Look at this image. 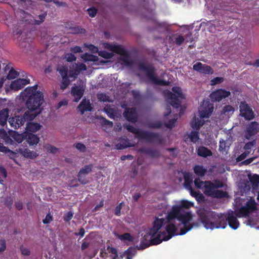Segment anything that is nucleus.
Returning a JSON list of instances; mask_svg holds the SVG:
<instances>
[{"label": "nucleus", "mask_w": 259, "mask_h": 259, "mask_svg": "<svg viewBox=\"0 0 259 259\" xmlns=\"http://www.w3.org/2000/svg\"><path fill=\"white\" fill-rule=\"evenodd\" d=\"M38 85L26 88L20 94V99L25 100V105L30 112L31 119H34L43 110L42 104L44 102V96L42 92L37 91Z\"/></svg>", "instance_id": "nucleus-1"}, {"label": "nucleus", "mask_w": 259, "mask_h": 259, "mask_svg": "<svg viewBox=\"0 0 259 259\" xmlns=\"http://www.w3.org/2000/svg\"><path fill=\"white\" fill-rule=\"evenodd\" d=\"M198 220L206 229H225L227 225V215L200 208L197 210Z\"/></svg>", "instance_id": "nucleus-2"}, {"label": "nucleus", "mask_w": 259, "mask_h": 259, "mask_svg": "<svg viewBox=\"0 0 259 259\" xmlns=\"http://www.w3.org/2000/svg\"><path fill=\"white\" fill-rule=\"evenodd\" d=\"M126 128L128 131L135 134L136 138L143 140L147 143L158 144L162 143V139L159 133L141 130L130 124L127 125Z\"/></svg>", "instance_id": "nucleus-3"}, {"label": "nucleus", "mask_w": 259, "mask_h": 259, "mask_svg": "<svg viewBox=\"0 0 259 259\" xmlns=\"http://www.w3.org/2000/svg\"><path fill=\"white\" fill-rule=\"evenodd\" d=\"M224 184L220 180H215L213 182L205 181L203 191L204 194L209 197L214 198L221 199L228 197L227 192L217 189L223 187Z\"/></svg>", "instance_id": "nucleus-4"}, {"label": "nucleus", "mask_w": 259, "mask_h": 259, "mask_svg": "<svg viewBox=\"0 0 259 259\" xmlns=\"http://www.w3.org/2000/svg\"><path fill=\"white\" fill-rule=\"evenodd\" d=\"M181 208L177 205L172 207L171 210L168 212L165 219L156 218L153 223V227L150 229V234L155 235L161 228L164 226L166 223H173L175 219H178L179 214L180 213Z\"/></svg>", "instance_id": "nucleus-5"}, {"label": "nucleus", "mask_w": 259, "mask_h": 259, "mask_svg": "<svg viewBox=\"0 0 259 259\" xmlns=\"http://www.w3.org/2000/svg\"><path fill=\"white\" fill-rule=\"evenodd\" d=\"M138 67L140 70L146 72L147 77L151 83L162 86H167L169 84L168 81L157 78L155 75V68L146 62L140 61L138 63Z\"/></svg>", "instance_id": "nucleus-6"}, {"label": "nucleus", "mask_w": 259, "mask_h": 259, "mask_svg": "<svg viewBox=\"0 0 259 259\" xmlns=\"http://www.w3.org/2000/svg\"><path fill=\"white\" fill-rule=\"evenodd\" d=\"M192 219L193 216L191 212L180 210L178 220L184 225V227L180 229V235H184L193 227L199 226L198 223H189L192 220Z\"/></svg>", "instance_id": "nucleus-7"}, {"label": "nucleus", "mask_w": 259, "mask_h": 259, "mask_svg": "<svg viewBox=\"0 0 259 259\" xmlns=\"http://www.w3.org/2000/svg\"><path fill=\"white\" fill-rule=\"evenodd\" d=\"M172 93L170 91H167L165 93V96L170 100V104L174 108H179L181 105V101L179 99H184V96L183 94L181 88L179 87H173L171 89Z\"/></svg>", "instance_id": "nucleus-8"}, {"label": "nucleus", "mask_w": 259, "mask_h": 259, "mask_svg": "<svg viewBox=\"0 0 259 259\" xmlns=\"http://www.w3.org/2000/svg\"><path fill=\"white\" fill-rule=\"evenodd\" d=\"M30 116V112L26 111L23 115H15L10 117L8 121L11 127L17 129L24 125L25 122L32 120L33 119H31Z\"/></svg>", "instance_id": "nucleus-9"}, {"label": "nucleus", "mask_w": 259, "mask_h": 259, "mask_svg": "<svg viewBox=\"0 0 259 259\" xmlns=\"http://www.w3.org/2000/svg\"><path fill=\"white\" fill-rule=\"evenodd\" d=\"M162 242V240L160 239L159 236H157L156 234L152 236L150 234V231L148 233L145 235L141 240L140 246L138 249H144L151 245H158Z\"/></svg>", "instance_id": "nucleus-10"}, {"label": "nucleus", "mask_w": 259, "mask_h": 259, "mask_svg": "<svg viewBox=\"0 0 259 259\" xmlns=\"http://www.w3.org/2000/svg\"><path fill=\"white\" fill-rule=\"evenodd\" d=\"M167 224L165 227L166 232H161L159 230L156 234L157 236H159L160 240L162 241H167L176 235L177 231V228L173 223H166Z\"/></svg>", "instance_id": "nucleus-11"}, {"label": "nucleus", "mask_w": 259, "mask_h": 259, "mask_svg": "<svg viewBox=\"0 0 259 259\" xmlns=\"http://www.w3.org/2000/svg\"><path fill=\"white\" fill-rule=\"evenodd\" d=\"M213 104L208 99L204 100L199 109L201 118H208L213 111Z\"/></svg>", "instance_id": "nucleus-12"}, {"label": "nucleus", "mask_w": 259, "mask_h": 259, "mask_svg": "<svg viewBox=\"0 0 259 259\" xmlns=\"http://www.w3.org/2000/svg\"><path fill=\"white\" fill-rule=\"evenodd\" d=\"M239 108L241 115L245 119L250 120L254 118L253 111L245 101L241 102Z\"/></svg>", "instance_id": "nucleus-13"}, {"label": "nucleus", "mask_w": 259, "mask_h": 259, "mask_svg": "<svg viewBox=\"0 0 259 259\" xmlns=\"http://www.w3.org/2000/svg\"><path fill=\"white\" fill-rule=\"evenodd\" d=\"M230 91H227L225 89H220L212 92L209 95L212 102H219L222 99L228 97L230 96Z\"/></svg>", "instance_id": "nucleus-14"}, {"label": "nucleus", "mask_w": 259, "mask_h": 259, "mask_svg": "<svg viewBox=\"0 0 259 259\" xmlns=\"http://www.w3.org/2000/svg\"><path fill=\"white\" fill-rule=\"evenodd\" d=\"M259 132V123L256 121H252L249 123L245 130V137L247 139L257 134Z\"/></svg>", "instance_id": "nucleus-15"}, {"label": "nucleus", "mask_w": 259, "mask_h": 259, "mask_svg": "<svg viewBox=\"0 0 259 259\" xmlns=\"http://www.w3.org/2000/svg\"><path fill=\"white\" fill-rule=\"evenodd\" d=\"M193 69L201 73L210 74L213 73L211 67L206 64H203L201 62H197L193 66Z\"/></svg>", "instance_id": "nucleus-16"}, {"label": "nucleus", "mask_w": 259, "mask_h": 259, "mask_svg": "<svg viewBox=\"0 0 259 259\" xmlns=\"http://www.w3.org/2000/svg\"><path fill=\"white\" fill-rule=\"evenodd\" d=\"M30 83V80L25 78H18L12 82L10 88L12 90L18 91Z\"/></svg>", "instance_id": "nucleus-17"}, {"label": "nucleus", "mask_w": 259, "mask_h": 259, "mask_svg": "<svg viewBox=\"0 0 259 259\" xmlns=\"http://www.w3.org/2000/svg\"><path fill=\"white\" fill-rule=\"evenodd\" d=\"M84 89L81 85H75L72 87L71 94L74 97V101L77 102L82 97Z\"/></svg>", "instance_id": "nucleus-18"}, {"label": "nucleus", "mask_w": 259, "mask_h": 259, "mask_svg": "<svg viewBox=\"0 0 259 259\" xmlns=\"http://www.w3.org/2000/svg\"><path fill=\"white\" fill-rule=\"evenodd\" d=\"M123 116L125 119L132 122H136L138 119V115L135 108H126L124 113Z\"/></svg>", "instance_id": "nucleus-19"}, {"label": "nucleus", "mask_w": 259, "mask_h": 259, "mask_svg": "<svg viewBox=\"0 0 259 259\" xmlns=\"http://www.w3.org/2000/svg\"><path fill=\"white\" fill-rule=\"evenodd\" d=\"M77 109L80 112L81 115H83L85 112L91 111L93 107L89 100L83 99L78 105Z\"/></svg>", "instance_id": "nucleus-20"}, {"label": "nucleus", "mask_w": 259, "mask_h": 259, "mask_svg": "<svg viewBox=\"0 0 259 259\" xmlns=\"http://www.w3.org/2000/svg\"><path fill=\"white\" fill-rule=\"evenodd\" d=\"M238 217L236 215H234L233 211L228 212L227 216V223H228L229 226L233 229H237L239 226V222L237 219Z\"/></svg>", "instance_id": "nucleus-21"}, {"label": "nucleus", "mask_w": 259, "mask_h": 259, "mask_svg": "<svg viewBox=\"0 0 259 259\" xmlns=\"http://www.w3.org/2000/svg\"><path fill=\"white\" fill-rule=\"evenodd\" d=\"M248 178L249 182H247V183H250L252 190H257L259 187V175L257 174L252 175L249 174L248 175Z\"/></svg>", "instance_id": "nucleus-22"}, {"label": "nucleus", "mask_w": 259, "mask_h": 259, "mask_svg": "<svg viewBox=\"0 0 259 259\" xmlns=\"http://www.w3.org/2000/svg\"><path fill=\"white\" fill-rule=\"evenodd\" d=\"M25 139L29 145H36L39 141V138L36 135L27 133L25 134Z\"/></svg>", "instance_id": "nucleus-23"}, {"label": "nucleus", "mask_w": 259, "mask_h": 259, "mask_svg": "<svg viewBox=\"0 0 259 259\" xmlns=\"http://www.w3.org/2000/svg\"><path fill=\"white\" fill-rule=\"evenodd\" d=\"M109 50L112 52L121 56H127V52L120 45H110Z\"/></svg>", "instance_id": "nucleus-24"}, {"label": "nucleus", "mask_w": 259, "mask_h": 259, "mask_svg": "<svg viewBox=\"0 0 259 259\" xmlns=\"http://www.w3.org/2000/svg\"><path fill=\"white\" fill-rule=\"evenodd\" d=\"M197 154L199 156L202 157H207L212 155L211 150L204 146H200L197 149Z\"/></svg>", "instance_id": "nucleus-25"}, {"label": "nucleus", "mask_w": 259, "mask_h": 259, "mask_svg": "<svg viewBox=\"0 0 259 259\" xmlns=\"http://www.w3.org/2000/svg\"><path fill=\"white\" fill-rule=\"evenodd\" d=\"M9 110L8 108L0 111V125L4 126L6 123L9 117Z\"/></svg>", "instance_id": "nucleus-26"}, {"label": "nucleus", "mask_w": 259, "mask_h": 259, "mask_svg": "<svg viewBox=\"0 0 259 259\" xmlns=\"http://www.w3.org/2000/svg\"><path fill=\"white\" fill-rule=\"evenodd\" d=\"M41 125L38 123L28 122L26 124V129L29 132L35 133L38 131Z\"/></svg>", "instance_id": "nucleus-27"}, {"label": "nucleus", "mask_w": 259, "mask_h": 259, "mask_svg": "<svg viewBox=\"0 0 259 259\" xmlns=\"http://www.w3.org/2000/svg\"><path fill=\"white\" fill-rule=\"evenodd\" d=\"M193 170L194 173L199 177L204 176L207 172V169L200 165H196L193 168Z\"/></svg>", "instance_id": "nucleus-28"}, {"label": "nucleus", "mask_w": 259, "mask_h": 259, "mask_svg": "<svg viewBox=\"0 0 259 259\" xmlns=\"http://www.w3.org/2000/svg\"><path fill=\"white\" fill-rule=\"evenodd\" d=\"M204 123V121L203 120L195 117L191 122V126L193 128L198 130L200 129Z\"/></svg>", "instance_id": "nucleus-29"}, {"label": "nucleus", "mask_w": 259, "mask_h": 259, "mask_svg": "<svg viewBox=\"0 0 259 259\" xmlns=\"http://www.w3.org/2000/svg\"><path fill=\"white\" fill-rule=\"evenodd\" d=\"M245 206L251 212H252L257 209V204L253 198H250V199L246 202Z\"/></svg>", "instance_id": "nucleus-30"}, {"label": "nucleus", "mask_w": 259, "mask_h": 259, "mask_svg": "<svg viewBox=\"0 0 259 259\" xmlns=\"http://www.w3.org/2000/svg\"><path fill=\"white\" fill-rule=\"evenodd\" d=\"M81 58L84 62H95L98 60V57L89 53H85L81 56Z\"/></svg>", "instance_id": "nucleus-31"}, {"label": "nucleus", "mask_w": 259, "mask_h": 259, "mask_svg": "<svg viewBox=\"0 0 259 259\" xmlns=\"http://www.w3.org/2000/svg\"><path fill=\"white\" fill-rule=\"evenodd\" d=\"M251 213L249 210L245 206H242L238 209L236 215L238 218L243 217Z\"/></svg>", "instance_id": "nucleus-32"}, {"label": "nucleus", "mask_w": 259, "mask_h": 259, "mask_svg": "<svg viewBox=\"0 0 259 259\" xmlns=\"http://www.w3.org/2000/svg\"><path fill=\"white\" fill-rule=\"evenodd\" d=\"M194 203L191 201L186 200H183L181 201L180 204L177 206L181 208V211H185L184 208L189 209L193 206Z\"/></svg>", "instance_id": "nucleus-33"}, {"label": "nucleus", "mask_w": 259, "mask_h": 259, "mask_svg": "<svg viewBox=\"0 0 259 259\" xmlns=\"http://www.w3.org/2000/svg\"><path fill=\"white\" fill-rule=\"evenodd\" d=\"M57 70L59 72L62 77L68 76V69L67 66H59L57 67Z\"/></svg>", "instance_id": "nucleus-34"}, {"label": "nucleus", "mask_w": 259, "mask_h": 259, "mask_svg": "<svg viewBox=\"0 0 259 259\" xmlns=\"http://www.w3.org/2000/svg\"><path fill=\"white\" fill-rule=\"evenodd\" d=\"M93 167V165L92 164L85 165L80 169L78 174L82 175H87L92 171Z\"/></svg>", "instance_id": "nucleus-35"}, {"label": "nucleus", "mask_w": 259, "mask_h": 259, "mask_svg": "<svg viewBox=\"0 0 259 259\" xmlns=\"http://www.w3.org/2000/svg\"><path fill=\"white\" fill-rule=\"evenodd\" d=\"M188 138L190 139L191 142L195 143L199 139V133L197 131H192L188 135Z\"/></svg>", "instance_id": "nucleus-36"}, {"label": "nucleus", "mask_w": 259, "mask_h": 259, "mask_svg": "<svg viewBox=\"0 0 259 259\" xmlns=\"http://www.w3.org/2000/svg\"><path fill=\"white\" fill-rule=\"evenodd\" d=\"M70 33L74 34H82L85 32V30L81 27L77 26L70 28Z\"/></svg>", "instance_id": "nucleus-37"}, {"label": "nucleus", "mask_w": 259, "mask_h": 259, "mask_svg": "<svg viewBox=\"0 0 259 259\" xmlns=\"http://www.w3.org/2000/svg\"><path fill=\"white\" fill-rule=\"evenodd\" d=\"M22 155L27 158H34L36 157L37 154L36 152L31 151L29 149H25L22 152Z\"/></svg>", "instance_id": "nucleus-38"}, {"label": "nucleus", "mask_w": 259, "mask_h": 259, "mask_svg": "<svg viewBox=\"0 0 259 259\" xmlns=\"http://www.w3.org/2000/svg\"><path fill=\"white\" fill-rule=\"evenodd\" d=\"M147 155L151 158H157L160 156V152L157 149H148Z\"/></svg>", "instance_id": "nucleus-39"}, {"label": "nucleus", "mask_w": 259, "mask_h": 259, "mask_svg": "<svg viewBox=\"0 0 259 259\" xmlns=\"http://www.w3.org/2000/svg\"><path fill=\"white\" fill-rule=\"evenodd\" d=\"M104 111L107 114L110 118H114L115 116L114 109L111 108L109 106H106L103 109Z\"/></svg>", "instance_id": "nucleus-40"}, {"label": "nucleus", "mask_w": 259, "mask_h": 259, "mask_svg": "<svg viewBox=\"0 0 259 259\" xmlns=\"http://www.w3.org/2000/svg\"><path fill=\"white\" fill-rule=\"evenodd\" d=\"M70 83L69 77H62V80L60 83V89L62 90L66 89Z\"/></svg>", "instance_id": "nucleus-41"}, {"label": "nucleus", "mask_w": 259, "mask_h": 259, "mask_svg": "<svg viewBox=\"0 0 259 259\" xmlns=\"http://www.w3.org/2000/svg\"><path fill=\"white\" fill-rule=\"evenodd\" d=\"M128 54L127 56H123L120 58V60L122 61V64H124L127 66H131L133 65V61L129 59Z\"/></svg>", "instance_id": "nucleus-42"}, {"label": "nucleus", "mask_w": 259, "mask_h": 259, "mask_svg": "<svg viewBox=\"0 0 259 259\" xmlns=\"http://www.w3.org/2000/svg\"><path fill=\"white\" fill-rule=\"evenodd\" d=\"M192 180L188 176L184 177V185L186 189L189 190L192 188Z\"/></svg>", "instance_id": "nucleus-43"}, {"label": "nucleus", "mask_w": 259, "mask_h": 259, "mask_svg": "<svg viewBox=\"0 0 259 259\" xmlns=\"http://www.w3.org/2000/svg\"><path fill=\"white\" fill-rule=\"evenodd\" d=\"M118 238L121 240H127L128 241H133V237L128 233H125L121 235H119Z\"/></svg>", "instance_id": "nucleus-44"}, {"label": "nucleus", "mask_w": 259, "mask_h": 259, "mask_svg": "<svg viewBox=\"0 0 259 259\" xmlns=\"http://www.w3.org/2000/svg\"><path fill=\"white\" fill-rule=\"evenodd\" d=\"M256 142L255 140H253L252 141H250L245 144L244 149L245 151H248L249 153L250 154L252 149L253 148L254 145H255Z\"/></svg>", "instance_id": "nucleus-45"}, {"label": "nucleus", "mask_w": 259, "mask_h": 259, "mask_svg": "<svg viewBox=\"0 0 259 259\" xmlns=\"http://www.w3.org/2000/svg\"><path fill=\"white\" fill-rule=\"evenodd\" d=\"M194 184L197 188L203 190L205 184V181H202L199 178H196L194 180Z\"/></svg>", "instance_id": "nucleus-46"}, {"label": "nucleus", "mask_w": 259, "mask_h": 259, "mask_svg": "<svg viewBox=\"0 0 259 259\" xmlns=\"http://www.w3.org/2000/svg\"><path fill=\"white\" fill-rule=\"evenodd\" d=\"M147 126L151 128H160L162 126V123L160 121H156L149 123Z\"/></svg>", "instance_id": "nucleus-47"}, {"label": "nucleus", "mask_w": 259, "mask_h": 259, "mask_svg": "<svg viewBox=\"0 0 259 259\" xmlns=\"http://www.w3.org/2000/svg\"><path fill=\"white\" fill-rule=\"evenodd\" d=\"M46 16L47 14L46 13H44L42 14L39 15L36 17V19H35V24L39 25L42 22H43L45 19Z\"/></svg>", "instance_id": "nucleus-48"}, {"label": "nucleus", "mask_w": 259, "mask_h": 259, "mask_svg": "<svg viewBox=\"0 0 259 259\" xmlns=\"http://www.w3.org/2000/svg\"><path fill=\"white\" fill-rule=\"evenodd\" d=\"M18 76V73L14 69L12 68L7 75L8 79H12L16 78Z\"/></svg>", "instance_id": "nucleus-49"}, {"label": "nucleus", "mask_w": 259, "mask_h": 259, "mask_svg": "<svg viewBox=\"0 0 259 259\" xmlns=\"http://www.w3.org/2000/svg\"><path fill=\"white\" fill-rule=\"evenodd\" d=\"M98 99L102 102H110L109 97L104 93L99 94L97 95Z\"/></svg>", "instance_id": "nucleus-50"}, {"label": "nucleus", "mask_w": 259, "mask_h": 259, "mask_svg": "<svg viewBox=\"0 0 259 259\" xmlns=\"http://www.w3.org/2000/svg\"><path fill=\"white\" fill-rule=\"evenodd\" d=\"M99 56L105 59H111L113 57L111 53L107 52L106 51H101L99 53Z\"/></svg>", "instance_id": "nucleus-51"}, {"label": "nucleus", "mask_w": 259, "mask_h": 259, "mask_svg": "<svg viewBox=\"0 0 259 259\" xmlns=\"http://www.w3.org/2000/svg\"><path fill=\"white\" fill-rule=\"evenodd\" d=\"M85 175H80L78 174L77 178L78 181L82 184L85 185L89 183V180L85 177Z\"/></svg>", "instance_id": "nucleus-52"}, {"label": "nucleus", "mask_w": 259, "mask_h": 259, "mask_svg": "<svg viewBox=\"0 0 259 259\" xmlns=\"http://www.w3.org/2000/svg\"><path fill=\"white\" fill-rule=\"evenodd\" d=\"M227 146L226 142L224 140H220L219 146L220 151L223 153L227 150Z\"/></svg>", "instance_id": "nucleus-53"}, {"label": "nucleus", "mask_w": 259, "mask_h": 259, "mask_svg": "<svg viewBox=\"0 0 259 259\" xmlns=\"http://www.w3.org/2000/svg\"><path fill=\"white\" fill-rule=\"evenodd\" d=\"M73 216V212L72 211H68L64 214L63 220L65 222H68L72 219Z\"/></svg>", "instance_id": "nucleus-54"}, {"label": "nucleus", "mask_w": 259, "mask_h": 259, "mask_svg": "<svg viewBox=\"0 0 259 259\" xmlns=\"http://www.w3.org/2000/svg\"><path fill=\"white\" fill-rule=\"evenodd\" d=\"M87 69L86 65L83 63L75 64V71L78 73L81 71H85Z\"/></svg>", "instance_id": "nucleus-55"}, {"label": "nucleus", "mask_w": 259, "mask_h": 259, "mask_svg": "<svg viewBox=\"0 0 259 259\" xmlns=\"http://www.w3.org/2000/svg\"><path fill=\"white\" fill-rule=\"evenodd\" d=\"M177 120V117L171 119L165 124V126L168 128H172L175 126V123Z\"/></svg>", "instance_id": "nucleus-56"}, {"label": "nucleus", "mask_w": 259, "mask_h": 259, "mask_svg": "<svg viewBox=\"0 0 259 259\" xmlns=\"http://www.w3.org/2000/svg\"><path fill=\"white\" fill-rule=\"evenodd\" d=\"M224 78L221 77H216L212 79L210 82V84L211 85H214L217 84H219L223 82Z\"/></svg>", "instance_id": "nucleus-57"}, {"label": "nucleus", "mask_w": 259, "mask_h": 259, "mask_svg": "<svg viewBox=\"0 0 259 259\" xmlns=\"http://www.w3.org/2000/svg\"><path fill=\"white\" fill-rule=\"evenodd\" d=\"M53 219L52 215L50 212L48 213L45 218L42 220V223L44 224H48L53 221Z\"/></svg>", "instance_id": "nucleus-58"}, {"label": "nucleus", "mask_w": 259, "mask_h": 259, "mask_svg": "<svg viewBox=\"0 0 259 259\" xmlns=\"http://www.w3.org/2000/svg\"><path fill=\"white\" fill-rule=\"evenodd\" d=\"M234 109L231 105H226L225 106L222 110V113L224 114L229 113L231 112H233Z\"/></svg>", "instance_id": "nucleus-59"}, {"label": "nucleus", "mask_w": 259, "mask_h": 259, "mask_svg": "<svg viewBox=\"0 0 259 259\" xmlns=\"http://www.w3.org/2000/svg\"><path fill=\"white\" fill-rule=\"evenodd\" d=\"M184 40H185V39H184V37L182 35H179L175 39V42L176 43V44L177 46H180L181 45H182V44L184 42Z\"/></svg>", "instance_id": "nucleus-60"}, {"label": "nucleus", "mask_w": 259, "mask_h": 259, "mask_svg": "<svg viewBox=\"0 0 259 259\" xmlns=\"http://www.w3.org/2000/svg\"><path fill=\"white\" fill-rule=\"evenodd\" d=\"M21 253L25 256H28L30 254V251L29 249L25 248L23 245H21L20 247Z\"/></svg>", "instance_id": "nucleus-61"}, {"label": "nucleus", "mask_w": 259, "mask_h": 259, "mask_svg": "<svg viewBox=\"0 0 259 259\" xmlns=\"http://www.w3.org/2000/svg\"><path fill=\"white\" fill-rule=\"evenodd\" d=\"M65 58L67 61L68 62H71L72 61H75L76 59V57L72 53L67 54L66 55Z\"/></svg>", "instance_id": "nucleus-62"}, {"label": "nucleus", "mask_w": 259, "mask_h": 259, "mask_svg": "<svg viewBox=\"0 0 259 259\" xmlns=\"http://www.w3.org/2000/svg\"><path fill=\"white\" fill-rule=\"evenodd\" d=\"M75 147L81 152H84L86 150L85 146L81 143H77L75 144Z\"/></svg>", "instance_id": "nucleus-63"}, {"label": "nucleus", "mask_w": 259, "mask_h": 259, "mask_svg": "<svg viewBox=\"0 0 259 259\" xmlns=\"http://www.w3.org/2000/svg\"><path fill=\"white\" fill-rule=\"evenodd\" d=\"M131 146L128 144H126V143H119L116 144V147L117 149L122 150L124 149L127 147H130Z\"/></svg>", "instance_id": "nucleus-64"}]
</instances>
